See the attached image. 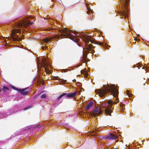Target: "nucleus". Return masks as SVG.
<instances>
[{"instance_id": "obj_1", "label": "nucleus", "mask_w": 149, "mask_h": 149, "mask_svg": "<svg viewBox=\"0 0 149 149\" xmlns=\"http://www.w3.org/2000/svg\"><path fill=\"white\" fill-rule=\"evenodd\" d=\"M103 86L104 89H98L95 91V93L98 94L100 97H103L104 96L105 97V94L108 92H110L115 97H118L119 93L118 91L114 85H112L110 86L107 84L106 85H103Z\"/></svg>"}, {"instance_id": "obj_2", "label": "nucleus", "mask_w": 149, "mask_h": 149, "mask_svg": "<svg viewBox=\"0 0 149 149\" xmlns=\"http://www.w3.org/2000/svg\"><path fill=\"white\" fill-rule=\"evenodd\" d=\"M70 32L74 33L75 35H77V32L76 31H74L71 30L68 31L67 29H65L63 30H60L59 32L61 33V35H55L50 38H45L42 39L41 40V42L42 43L48 42L49 41H51L52 39H58L60 38L61 37L64 36L65 37L70 39L73 38V37L75 36H73L71 33H70Z\"/></svg>"}, {"instance_id": "obj_3", "label": "nucleus", "mask_w": 149, "mask_h": 149, "mask_svg": "<svg viewBox=\"0 0 149 149\" xmlns=\"http://www.w3.org/2000/svg\"><path fill=\"white\" fill-rule=\"evenodd\" d=\"M21 32V31L19 29H16L13 32H12V33L13 35L15 36L16 37H13V39L14 41H20L22 40V39L19 38L17 34H16V33H19Z\"/></svg>"}, {"instance_id": "obj_4", "label": "nucleus", "mask_w": 149, "mask_h": 149, "mask_svg": "<svg viewBox=\"0 0 149 149\" xmlns=\"http://www.w3.org/2000/svg\"><path fill=\"white\" fill-rule=\"evenodd\" d=\"M12 88L14 89L19 92L21 94L24 95H27L29 92L27 91H26V89L27 88H26L23 89H19L13 86Z\"/></svg>"}, {"instance_id": "obj_5", "label": "nucleus", "mask_w": 149, "mask_h": 149, "mask_svg": "<svg viewBox=\"0 0 149 149\" xmlns=\"http://www.w3.org/2000/svg\"><path fill=\"white\" fill-rule=\"evenodd\" d=\"M102 112L99 108H96L93 109L92 114L93 116H96L101 114Z\"/></svg>"}, {"instance_id": "obj_6", "label": "nucleus", "mask_w": 149, "mask_h": 149, "mask_svg": "<svg viewBox=\"0 0 149 149\" xmlns=\"http://www.w3.org/2000/svg\"><path fill=\"white\" fill-rule=\"evenodd\" d=\"M117 136L113 134L109 133L108 134L106 137V139L109 140L111 139H116Z\"/></svg>"}, {"instance_id": "obj_7", "label": "nucleus", "mask_w": 149, "mask_h": 149, "mask_svg": "<svg viewBox=\"0 0 149 149\" xmlns=\"http://www.w3.org/2000/svg\"><path fill=\"white\" fill-rule=\"evenodd\" d=\"M94 47L91 44L87 45L86 47V49L87 50L88 53L90 52V51H91L90 53L92 54L93 53L95 52L94 50L92 49V47Z\"/></svg>"}, {"instance_id": "obj_8", "label": "nucleus", "mask_w": 149, "mask_h": 149, "mask_svg": "<svg viewBox=\"0 0 149 149\" xmlns=\"http://www.w3.org/2000/svg\"><path fill=\"white\" fill-rule=\"evenodd\" d=\"M77 95V92L75 91L73 93H70L68 94L66 93L65 97H75Z\"/></svg>"}, {"instance_id": "obj_9", "label": "nucleus", "mask_w": 149, "mask_h": 149, "mask_svg": "<svg viewBox=\"0 0 149 149\" xmlns=\"http://www.w3.org/2000/svg\"><path fill=\"white\" fill-rule=\"evenodd\" d=\"M93 105V103L92 102H90L87 105L86 107V110H88L91 108V107Z\"/></svg>"}, {"instance_id": "obj_10", "label": "nucleus", "mask_w": 149, "mask_h": 149, "mask_svg": "<svg viewBox=\"0 0 149 149\" xmlns=\"http://www.w3.org/2000/svg\"><path fill=\"white\" fill-rule=\"evenodd\" d=\"M9 90V89L8 87H6L5 86H4L3 87L2 89L3 93H6L7 91H8Z\"/></svg>"}, {"instance_id": "obj_11", "label": "nucleus", "mask_w": 149, "mask_h": 149, "mask_svg": "<svg viewBox=\"0 0 149 149\" xmlns=\"http://www.w3.org/2000/svg\"><path fill=\"white\" fill-rule=\"evenodd\" d=\"M105 112L107 114L111 116L112 111L111 109H109L107 108L105 110Z\"/></svg>"}, {"instance_id": "obj_12", "label": "nucleus", "mask_w": 149, "mask_h": 149, "mask_svg": "<svg viewBox=\"0 0 149 149\" xmlns=\"http://www.w3.org/2000/svg\"><path fill=\"white\" fill-rule=\"evenodd\" d=\"M66 94V93H63L62 95H59L57 97V99L58 100L60 99L63 96H65Z\"/></svg>"}, {"instance_id": "obj_13", "label": "nucleus", "mask_w": 149, "mask_h": 149, "mask_svg": "<svg viewBox=\"0 0 149 149\" xmlns=\"http://www.w3.org/2000/svg\"><path fill=\"white\" fill-rule=\"evenodd\" d=\"M107 103L109 106L110 107H111L113 104L112 102L110 100H109L107 101Z\"/></svg>"}, {"instance_id": "obj_14", "label": "nucleus", "mask_w": 149, "mask_h": 149, "mask_svg": "<svg viewBox=\"0 0 149 149\" xmlns=\"http://www.w3.org/2000/svg\"><path fill=\"white\" fill-rule=\"evenodd\" d=\"M125 1L124 5H125L126 6H127L128 5V3L129 2V0H125Z\"/></svg>"}, {"instance_id": "obj_15", "label": "nucleus", "mask_w": 149, "mask_h": 149, "mask_svg": "<svg viewBox=\"0 0 149 149\" xmlns=\"http://www.w3.org/2000/svg\"><path fill=\"white\" fill-rule=\"evenodd\" d=\"M86 43H89L90 40V38H88V37H86Z\"/></svg>"}, {"instance_id": "obj_16", "label": "nucleus", "mask_w": 149, "mask_h": 149, "mask_svg": "<svg viewBox=\"0 0 149 149\" xmlns=\"http://www.w3.org/2000/svg\"><path fill=\"white\" fill-rule=\"evenodd\" d=\"M46 97V95L45 94H42L41 96V98H45Z\"/></svg>"}, {"instance_id": "obj_17", "label": "nucleus", "mask_w": 149, "mask_h": 149, "mask_svg": "<svg viewBox=\"0 0 149 149\" xmlns=\"http://www.w3.org/2000/svg\"><path fill=\"white\" fill-rule=\"evenodd\" d=\"M90 41L92 43H94V44H97V42L95 40H91L90 38Z\"/></svg>"}, {"instance_id": "obj_18", "label": "nucleus", "mask_w": 149, "mask_h": 149, "mask_svg": "<svg viewBox=\"0 0 149 149\" xmlns=\"http://www.w3.org/2000/svg\"><path fill=\"white\" fill-rule=\"evenodd\" d=\"M127 95L129 96L130 97L131 95V94L130 93L129 91L128 90L126 91Z\"/></svg>"}, {"instance_id": "obj_19", "label": "nucleus", "mask_w": 149, "mask_h": 149, "mask_svg": "<svg viewBox=\"0 0 149 149\" xmlns=\"http://www.w3.org/2000/svg\"><path fill=\"white\" fill-rule=\"evenodd\" d=\"M97 44L98 45H101L102 46L104 45L102 42H98H98H97Z\"/></svg>"}, {"instance_id": "obj_20", "label": "nucleus", "mask_w": 149, "mask_h": 149, "mask_svg": "<svg viewBox=\"0 0 149 149\" xmlns=\"http://www.w3.org/2000/svg\"><path fill=\"white\" fill-rule=\"evenodd\" d=\"M59 79L60 80H61L62 82L64 83H65L67 81L66 80H64V79H61L60 78Z\"/></svg>"}, {"instance_id": "obj_21", "label": "nucleus", "mask_w": 149, "mask_h": 149, "mask_svg": "<svg viewBox=\"0 0 149 149\" xmlns=\"http://www.w3.org/2000/svg\"><path fill=\"white\" fill-rule=\"evenodd\" d=\"M81 74H83L85 73V70H82L81 71Z\"/></svg>"}, {"instance_id": "obj_22", "label": "nucleus", "mask_w": 149, "mask_h": 149, "mask_svg": "<svg viewBox=\"0 0 149 149\" xmlns=\"http://www.w3.org/2000/svg\"><path fill=\"white\" fill-rule=\"evenodd\" d=\"M108 45L106 46V45H105V46H104V48L105 49H108Z\"/></svg>"}, {"instance_id": "obj_23", "label": "nucleus", "mask_w": 149, "mask_h": 149, "mask_svg": "<svg viewBox=\"0 0 149 149\" xmlns=\"http://www.w3.org/2000/svg\"><path fill=\"white\" fill-rule=\"evenodd\" d=\"M28 24L29 25H32L33 24V22H28Z\"/></svg>"}, {"instance_id": "obj_24", "label": "nucleus", "mask_w": 149, "mask_h": 149, "mask_svg": "<svg viewBox=\"0 0 149 149\" xmlns=\"http://www.w3.org/2000/svg\"><path fill=\"white\" fill-rule=\"evenodd\" d=\"M30 107H26V108H24V110H26L27 109H28Z\"/></svg>"}, {"instance_id": "obj_25", "label": "nucleus", "mask_w": 149, "mask_h": 149, "mask_svg": "<svg viewBox=\"0 0 149 149\" xmlns=\"http://www.w3.org/2000/svg\"><path fill=\"white\" fill-rule=\"evenodd\" d=\"M90 12V10H89V9H88V11H87V12H87V14H88Z\"/></svg>"}, {"instance_id": "obj_26", "label": "nucleus", "mask_w": 149, "mask_h": 149, "mask_svg": "<svg viewBox=\"0 0 149 149\" xmlns=\"http://www.w3.org/2000/svg\"><path fill=\"white\" fill-rule=\"evenodd\" d=\"M86 56H84V60L85 61V62H86Z\"/></svg>"}, {"instance_id": "obj_27", "label": "nucleus", "mask_w": 149, "mask_h": 149, "mask_svg": "<svg viewBox=\"0 0 149 149\" xmlns=\"http://www.w3.org/2000/svg\"><path fill=\"white\" fill-rule=\"evenodd\" d=\"M45 65L46 66H48V65H47L46 63H45Z\"/></svg>"}, {"instance_id": "obj_28", "label": "nucleus", "mask_w": 149, "mask_h": 149, "mask_svg": "<svg viewBox=\"0 0 149 149\" xmlns=\"http://www.w3.org/2000/svg\"><path fill=\"white\" fill-rule=\"evenodd\" d=\"M144 66H143V67H142V68L143 69H144Z\"/></svg>"}, {"instance_id": "obj_29", "label": "nucleus", "mask_w": 149, "mask_h": 149, "mask_svg": "<svg viewBox=\"0 0 149 149\" xmlns=\"http://www.w3.org/2000/svg\"><path fill=\"white\" fill-rule=\"evenodd\" d=\"M31 19H33V17H32V18H31Z\"/></svg>"}, {"instance_id": "obj_30", "label": "nucleus", "mask_w": 149, "mask_h": 149, "mask_svg": "<svg viewBox=\"0 0 149 149\" xmlns=\"http://www.w3.org/2000/svg\"><path fill=\"white\" fill-rule=\"evenodd\" d=\"M139 36V35H138V36Z\"/></svg>"}, {"instance_id": "obj_31", "label": "nucleus", "mask_w": 149, "mask_h": 149, "mask_svg": "<svg viewBox=\"0 0 149 149\" xmlns=\"http://www.w3.org/2000/svg\"><path fill=\"white\" fill-rule=\"evenodd\" d=\"M74 81H76V80H74Z\"/></svg>"}]
</instances>
